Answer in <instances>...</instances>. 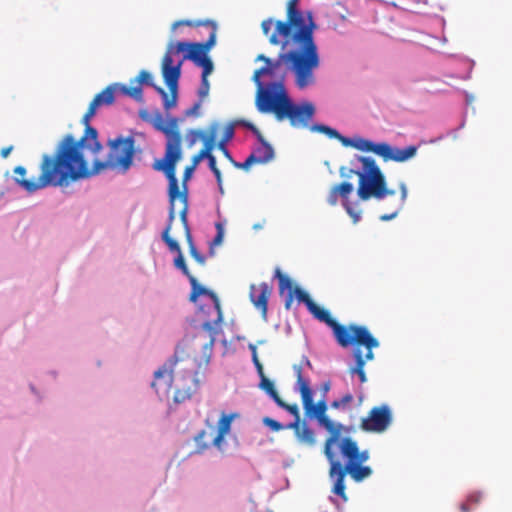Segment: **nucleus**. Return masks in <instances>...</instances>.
Masks as SVG:
<instances>
[{
  "instance_id": "f257e3e1",
  "label": "nucleus",
  "mask_w": 512,
  "mask_h": 512,
  "mask_svg": "<svg viewBox=\"0 0 512 512\" xmlns=\"http://www.w3.org/2000/svg\"><path fill=\"white\" fill-rule=\"evenodd\" d=\"M317 28L312 11L290 10L286 21L275 22V29L269 36V42L272 45H281V51L291 55V58L315 74L321 64L319 48L315 40Z\"/></svg>"
},
{
  "instance_id": "f03ea898",
  "label": "nucleus",
  "mask_w": 512,
  "mask_h": 512,
  "mask_svg": "<svg viewBox=\"0 0 512 512\" xmlns=\"http://www.w3.org/2000/svg\"><path fill=\"white\" fill-rule=\"evenodd\" d=\"M84 149L93 154L103 149L96 128L84 130L83 136L77 141L72 134H67L57 145L54 155L42 156L41 175L37 180L16 179V182L29 194L49 187L53 178L85 159Z\"/></svg>"
},
{
  "instance_id": "7ed1b4c3",
  "label": "nucleus",
  "mask_w": 512,
  "mask_h": 512,
  "mask_svg": "<svg viewBox=\"0 0 512 512\" xmlns=\"http://www.w3.org/2000/svg\"><path fill=\"white\" fill-rule=\"evenodd\" d=\"M189 283L191 285V293L189 300L196 303L200 296L210 298L213 306H200V312L191 318L186 319V332L192 329L195 331L194 337L204 340L202 344V355L195 359L197 375L202 369L204 371L208 368L211 360L213 347L220 334H223L221 324L223 322V313L221 310L220 300L218 296L210 289L201 285L195 277H190Z\"/></svg>"
},
{
  "instance_id": "20e7f679",
  "label": "nucleus",
  "mask_w": 512,
  "mask_h": 512,
  "mask_svg": "<svg viewBox=\"0 0 512 512\" xmlns=\"http://www.w3.org/2000/svg\"><path fill=\"white\" fill-rule=\"evenodd\" d=\"M107 145L110 148V152L106 160L95 159L90 170L86 159H84L53 178L50 186H68L70 182L88 179L107 168L114 169L119 167L123 172L128 171L132 167L136 155L135 138L131 135L127 137L119 135L114 139H109Z\"/></svg>"
},
{
  "instance_id": "39448f33",
  "label": "nucleus",
  "mask_w": 512,
  "mask_h": 512,
  "mask_svg": "<svg viewBox=\"0 0 512 512\" xmlns=\"http://www.w3.org/2000/svg\"><path fill=\"white\" fill-rule=\"evenodd\" d=\"M354 161L360 162L362 168L347 169L342 166L339 172L340 175L345 178H350L352 174L358 175L359 183L357 194L360 200L367 201L372 197L377 200H382L387 196L395 194L394 190L387 188L386 178L374 158L355 154L351 164H354Z\"/></svg>"
},
{
  "instance_id": "423d86ee",
  "label": "nucleus",
  "mask_w": 512,
  "mask_h": 512,
  "mask_svg": "<svg viewBox=\"0 0 512 512\" xmlns=\"http://www.w3.org/2000/svg\"><path fill=\"white\" fill-rule=\"evenodd\" d=\"M289 73L291 70H285L267 76L268 80H253L257 87L255 106L259 113L273 114L276 119L281 114L292 98L286 84Z\"/></svg>"
},
{
  "instance_id": "0eeeda50",
  "label": "nucleus",
  "mask_w": 512,
  "mask_h": 512,
  "mask_svg": "<svg viewBox=\"0 0 512 512\" xmlns=\"http://www.w3.org/2000/svg\"><path fill=\"white\" fill-rule=\"evenodd\" d=\"M256 61H262L265 65L255 70L252 80H258L259 78L275 75L276 73L285 70H291V74L294 78V85L298 90L303 91L316 83V75L312 74L301 64L291 58V55H287L285 51H281L277 58L274 59L267 57L264 54H259Z\"/></svg>"
},
{
  "instance_id": "6e6552de",
  "label": "nucleus",
  "mask_w": 512,
  "mask_h": 512,
  "mask_svg": "<svg viewBox=\"0 0 512 512\" xmlns=\"http://www.w3.org/2000/svg\"><path fill=\"white\" fill-rule=\"evenodd\" d=\"M200 51L196 42L170 41L162 60V73L173 72L179 77L182 75V66L186 60L194 62Z\"/></svg>"
},
{
  "instance_id": "1a4fd4ad",
  "label": "nucleus",
  "mask_w": 512,
  "mask_h": 512,
  "mask_svg": "<svg viewBox=\"0 0 512 512\" xmlns=\"http://www.w3.org/2000/svg\"><path fill=\"white\" fill-rule=\"evenodd\" d=\"M347 474H349L355 482L359 483L369 478L373 474V470L370 466L363 464L343 465L339 460L330 465L329 477L333 481L332 492L344 501H347L345 494V476Z\"/></svg>"
},
{
  "instance_id": "9d476101",
  "label": "nucleus",
  "mask_w": 512,
  "mask_h": 512,
  "mask_svg": "<svg viewBox=\"0 0 512 512\" xmlns=\"http://www.w3.org/2000/svg\"><path fill=\"white\" fill-rule=\"evenodd\" d=\"M181 157V137H166L164 157L155 160L153 169L164 173L168 180V186H179L176 177V164Z\"/></svg>"
},
{
  "instance_id": "9b49d317",
  "label": "nucleus",
  "mask_w": 512,
  "mask_h": 512,
  "mask_svg": "<svg viewBox=\"0 0 512 512\" xmlns=\"http://www.w3.org/2000/svg\"><path fill=\"white\" fill-rule=\"evenodd\" d=\"M315 114L316 106L313 102L308 100L296 102L291 98L276 120L281 122L287 119L292 127L310 129V121Z\"/></svg>"
},
{
  "instance_id": "f8f14e48",
  "label": "nucleus",
  "mask_w": 512,
  "mask_h": 512,
  "mask_svg": "<svg viewBox=\"0 0 512 512\" xmlns=\"http://www.w3.org/2000/svg\"><path fill=\"white\" fill-rule=\"evenodd\" d=\"M342 348L362 346L367 349L365 362L374 359L373 349L379 347V341L371 334L366 326L350 324V332L338 344Z\"/></svg>"
},
{
  "instance_id": "ddd939ff",
  "label": "nucleus",
  "mask_w": 512,
  "mask_h": 512,
  "mask_svg": "<svg viewBox=\"0 0 512 512\" xmlns=\"http://www.w3.org/2000/svg\"><path fill=\"white\" fill-rule=\"evenodd\" d=\"M138 115L142 121L151 124L155 130L163 133L165 137H181L178 130V117L168 116L167 122H165L160 111L156 110L154 114H151L147 109H140Z\"/></svg>"
},
{
  "instance_id": "4468645a",
  "label": "nucleus",
  "mask_w": 512,
  "mask_h": 512,
  "mask_svg": "<svg viewBox=\"0 0 512 512\" xmlns=\"http://www.w3.org/2000/svg\"><path fill=\"white\" fill-rule=\"evenodd\" d=\"M392 422V411L389 405L373 407L369 416L363 418L360 428L366 432L382 433L390 426Z\"/></svg>"
},
{
  "instance_id": "2eb2a0df",
  "label": "nucleus",
  "mask_w": 512,
  "mask_h": 512,
  "mask_svg": "<svg viewBox=\"0 0 512 512\" xmlns=\"http://www.w3.org/2000/svg\"><path fill=\"white\" fill-rule=\"evenodd\" d=\"M307 310L313 315L315 319L326 324L332 330L337 344H339L340 341L346 336V334L350 332V325L345 326L339 324L334 318L331 317V314L328 310L321 308L315 302L311 303Z\"/></svg>"
},
{
  "instance_id": "dca6fc26",
  "label": "nucleus",
  "mask_w": 512,
  "mask_h": 512,
  "mask_svg": "<svg viewBox=\"0 0 512 512\" xmlns=\"http://www.w3.org/2000/svg\"><path fill=\"white\" fill-rule=\"evenodd\" d=\"M178 362L177 355L170 356L165 363L154 372V381L151 383V387L157 394H160V390L167 392L172 383V371Z\"/></svg>"
},
{
  "instance_id": "f3484780",
  "label": "nucleus",
  "mask_w": 512,
  "mask_h": 512,
  "mask_svg": "<svg viewBox=\"0 0 512 512\" xmlns=\"http://www.w3.org/2000/svg\"><path fill=\"white\" fill-rule=\"evenodd\" d=\"M339 450L342 457L346 460L345 464L362 465L369 459V451H360L357 442L350 437H343L339 444Z\"/></svg>"
},
{
  "instance_id": "a211bd4d",
  "label": "nucleus",
  "mask_w": 512,
  "mask_h": 512,
  "mask_svg": "<svg viewBox=\"0 0 512 512\" xmlns=\"http://www.w3.org/2000/svg\"><path fill=\"white\" fill-rule=\"evenodd\" d=\"M322 428H324L327 432H329L330 436L327 438L324 446V454L331 465L333 462L337 461L336 454L333 451V446L336 444H340L341 431L344 429V425L339 422H334L331 419H328L327 422H323L320 424Z\"/></svg>"
},
{
  "instance_id": "6ab92c4d",
  "label": "nucleus",
  "mask_w": 512,
  "mask_h": 512,
  "mask_svg": "<svg viewBox=\"0 0 512 512\" xmlns=\"http://www.w3.org/2000/svg\"><path fill=\"white\" fill-rule=\"evenodd\" d=\"M238 124L242 125L244 129L251 132L257 141L252 149L251 153H255L256 157H263L265 155H271V161L275 158V151L273 146L263 137L260 130L250 121L240 119Z\"/></svg>"
},
{
  "instance_id": "aec40b11",
  "label": "nucleus",
  "mask_w": 512,
  "mask_h": 512,
  "mask_svg": "<svg viewBox=\"0 0 512 512\" xmlns=\"http://www.w3.org/2000/svg\"><path fill=\"white\" fill-rule=\"evenodd\" d=\"M417 149L418 146L415 145L399 148L384 142L381 157L384 161L406 162L416 155Z\"/></svg>"
},
{
  "instance_id": "412c9836",
  "label": "nucleus",
  "mask_w": 512,
  "mask_h": 512,
  "mask_svg": "<svg viewBox=\"0 0 512 512\" xmlns=\"http://www.w3.org/2000/svg\"><path fill=\"white\" fill-rule=\"evenodd\" d=\"M338 196L342 199V205L347 214L353 219L354 223H358L361 220V211H356L354 206L358 205V201L351 203L349 201V195L352 193L354 187L350 182H342L335 186Z\"/></svg>"
},
{
  "instance_id": "4be33fe9",
  "label": "nucleus",
  "mask_w": 512,
  "mask_h": 512,
  "mask_svg": "<svg viewBox=\"0 0 512 512\" xmlns=\"http://www.w3.org/2000/svg\"><path fill=\"white\" fill-rule=\"evenodd\" d=\"M162 77L165 85L168 87L171 94V98H169L168 96L166 99L162 101L164 109L166 111H169L177 105L179 97V81L181 77H179L178 74L176 75L172 71L162 73Z\"/></svg>"
},
{
  "instance_id": "5701e85b",
  "label": "nucleus",
  "mask_w": 512,
  "mask_h": 512,
  "mask_svg": "<svg viewBox=\"0 0 512 512\" xmlns=\"http://www.w3.org/2000/svg\"><path fill=\"white\" fill-rule=\"evenodd\" d=\"M270 294V288L266 282L260 284V293L256 295L255 284L250 285V300L253 305L261 311L264 318L267 317L268 312V298Z\"/></svg>"
},
{
  "instance_id": "b1692460",
  "label": "nucleus",
  "mask_w": 512,
  "mask_h": 512,
  "mask_svg": "<svg viewBox=\"0 0 512 512\" xmlns=\"http://www.w3.org/2000/svg\"><path fill=\"white\" fill-rule=\"evenodd\" d=\"M218 127V122H213L209 127V135H207L203 131L190 130L191 136H199V139L203 141L204 148L201 151L205 152L206 155L212 154V150L215 147V139L217 136Z\"/></svg>"
},
{
  "instance_id": "393cba45",
  "label": "nucleus",
  "mask_w": 512,
  "mask_h": 512,
  "mask_svg": "<svg viewBox=\"0 0 512 512\" xmlns=\"http://www.w3.org/2000/svg\"><path fill=\"white\" fill-rule=\"evenodd\" d=\"M327 401L326 399L322 398L317 403H313L308 410H305V416L309 420H316L318 424H322L323 422H327L328 419H330L326 415L327 411Z\"/></svg>"
},
{
  "instance_id": "a878e982",
  "label": "nucleus",
  "mask_w": 512,
  "mask_h": 512,
  "mask_svg": "<svg viewBox=\"0 0 512 512\" xmlns=\"http://www.w3.org/2000/svg\"><path fill=\"white\" fill-rule=\"evenodd\" d=\"M197 26L201 25H208L211 26V31L209 33V37L205 42H196L197 48L202 53H209V51L215 46L216 44V37H217V24L213 20H205V21H198L196 23Z\"/></svg>"
},
{
  "instance_id": "bb28decb",
  "label": "nucleus",
  "mask_w": 512,
  "mask_h": 512,
  "mask_svg": "<svg viewBox=\"0 0 512 512\" xmlns=\"http://www.w3.org/2000/svg\"><path fill=\"white\" fill-rule=\"evenodd\" d=\"M383 145L384 142H375L371 139L357 136L355 149L366 153L372 152L381 157Z\"/></svg>"
},
{
  "instance_id": "cd10ccee",
  "label": "nucleus",
  "mask_w": 512,
  "mask_h": 512,
  "mask_svg": "<svg viewBox=\"0 0 512 512\" xmlns=\"http://www.w3.org/2000/svg\"><path fill=\"white\" fill-rule=\"evenodd\" d=\"M117 92H119L118 83H113L98 93L93 100L96 101L100 107L109 106L115 102V96Z\"/></svg>"
},
{
  "instance_id": "c85d7f7f",
  "label": "nucleus",
  "mask_w": 512,
  "mask_h": 512,
  "mask_svg": "<svg viewBox=\"0 0 512 512\" xmlns=\"http://www.w3.org/2000/svg\"><path fill=\"white\" fill-rule=\"evenodd\" d=\"M260 370H256L257 374L260 378L258 387L263 390L273 401L274 403L281 398L275 388L273 381L267 378L264 374L263 367L259 368Z\"/></svg>"
},
{
  "instance_id": "c756f323",
  "label": "nucleus",
  "mask_w": 512,
  "mask_h": 512,
  "mask_svg": "<svg viewBox=\"0 0 512 512\" xmlns=\"http://www.w3.org/2000/svg\"><path fill=\"white\" fill-rule=\"evenodd\" d=\"M168 198H169V213H168V219L167 224L164 230H167L170 232L172 223L175 219V200L179 198L180 196V189L179 186H168Z\"/></svg>"
},
{
  "instance_id": "7c9ffc66",
  "label": "nucleus",
  "mask_w": 512,
  "mask_h": 512,
  "mask_svg": "<svg viewBox=\"0 0 512 512\" xmlns=\"http://www.w3.org/2000/svg\"><path fill=\"white\" fill-rule=\"evenodd\" d=\"M296 439L300 444L307 445L309 447H313L317 443L315 431L307 424L306 421L302 423V428L299 433H297Z\"/></svg>"
},
{
  "instance_id": "2f4dec72",
  "label": "nucleus",
  "mask_w": 512,
  "mask_h": 512,
  "mask_svg": "<svg viewBox=\"0 0 512 512\" xmlns=\"http://www.w3.org/2000/svg\"><path fill=\"white\" fill-rule=\"evenodd\" d=\"M271 161V155L256 157L255 153H250L243 162L233 161V166L248 171L254 164H265Z\"/></svg>"
},
{
  "instance_id": "473e14b6",
  "label": "nucleus",
  "mask_w": 512,
  "mask_h": 512,
  "mask_svg": "<svg viewBox=\"0 0 512 512\" xmlns=\"http://www.w3.org/2000/svg\"><path fill=\"white\" fill-rule=\"evenodd\" d=\"M202 69L201 76L208 77L214 70V64L208 53L200 52L193 62Z\"/></svg>"
},
{
  "instance_id": "72a5a7b5",
  "label": "nucleus",
  "mask_w": 512,
  "mask_h": 512,
  "mask_svg": "<svg viewBox=\"0 0 512 512\" xmlns=\"http://www.w3.org/2000/svg\"><path fill=\"white\" fill-rule=\"evenodd\" d=\"M118 90L123 95L129 96V97L133 98L137 102H143L144 101L143 89H142V86H140L139 84L137 86H135V87H130L129 88V87H127L124 84L118 83Z\"/></svg>"
},
{
  "instance_id": "f704fd0d",
  "label": "nucleus",
  "mask_w": 512,
  "mask_h": 512,
  "mask_svg": "<svg viewBox=\"0 0 512 512\" xmlns=\"http://www.w3.org/2000/svg\"><path fill=\"white\" fill-rule=\"evenodd\" d=\"M310 131L322 133L330 139H338L340 136V132L337 129L323 123L311 124Z\"/></svg>"
},
{
  "instance_id": "c9c22d12",
  "label": "nucleus",
  "mask_w": 512,
  "mask_h": 512,
  "mask_svg": "<svg viewBox=\"0 0 512 512\" xmlns=\"http://www.w3.org/2000/svg\"><path fill=\"white\" fill-rule=\"evenodd\" d=\"M274 277L278 279L280 294H283L286 291L287 293L293 292L294 289L291 279L287 275L282 274L280 268L275 269Z\"/></svg>"
},
{
  "instance_id": "e433bc0d",
  "label": "nucleus",
  "mask_w": 512,
  "mask_h": 512,
  "mask_svg": "<svg viewBox=\"0 0 512 512\" xmlns=\"http://www.w3.org/2000/svg\"><path fill=\"white\" fill-rule=\"evenodd\" d=\"M293 370L297 376L295 390L298 391L299 393H302V392L312 389L310 387L309 380L307 378H305L302 374L301 365H294Z\"/></svg>"
},
{
  "instance_id": "4c0bfd02",
  "label": "nucleus",
  "mask_w": 512,
  "mask_h": 512,
  "mask_svg": "<svg viewBox=\"0 0 512 512\" xmlns=\"http://www.w3.org/2000/svg\"><path fill=\"white\" fill-rule=\"evenodd\" d=\"M195 170L196 169L193 166H191V165L187 166L185 168V170H184L183 182H182L183 192L180 191V196H179V199L182 202L188 201V186H187V182L193 177Z\"/></svg>"
},
{
  "instance_id": "58836bf2",
  "label": "nucleus",
  "mask_w": 512,
  "mask_h": 512,
  "mask_svg": "<svg viewBox=\"0 0 512 512\" xmlns=\"http://www.w3.org/2000/svg\"><path fill=\"white\" fill-rule=\"evenodd\" d=\"M236 414H225L223 413L218 421V432L223 434H228L231 429L232 421L234 420Z\"/></svg>"
},
{
  "instance_id": "ea45409f",
  "label": "nucleus",
  "mask_w": 512,
  "mask_h": 512,
  "mask_svg": "<svg viewBox=\"0 0 512 512\" xmlns=\"http://www.w3.org/2000/svg\"><path fill=\"white\" fill-rule=\"evenodd\" d=\"M465 122H466V113L464 114L463 116V119H462V122L459 123V126L457 129H454V130H449L446 134H441L435 138H431L429 140H421L420 141V145L421 144H435V143H438L439 141L443 140L445 137L449 136V135H453L454 138H456V131L457 130H460L462 129L464 126H465Z\"/></svg>"
},
{
  "instance_id": "a19ab883",
  "label": "nucleus",
  "mask_w": 512,
  "mask_h": 512,
  "mask_svg": "<svg viewBox=\"0 0 512 512\" xmlns=\"http://www.w3.org/2000/svg\"><path fill=\"white\" fill-rule=\"evenodd\" d=\"M161 238L171 252H174L176 254L182 252L179 243L170 236V232H168L167 230H163Z\"/></svg>"
},
{
  "instance_id": "79ce46f5",
  "label": "nucleus",
  "mask_w": 512,
  "mask_h": 512,
  "mask_svg": "<svg viewBox=\"0 0 512 512\" xmlns=\"http://www.w3.org/2000/svg\"><path fill=\"white\" fill-rule=\"evenodd\" d=\"M137 82L140 86L152 87L155 83L153 81L152 74L146 70H141L137 78L131 80V83Z\"/></svg>"
},
{
  "instance_id": "37998d69",
  "label": "nucleus",
  "mask_w": 512,
  "mask_h": 512,
  "mask_svg": "<svg viewBox=\"0 0 512 512\" xmlns=\"http://www.w3.org/2000/svg\"><path fill=\"white\" fill-rule=\"evenodd\" d=\"M174 266L177 269H179L188 278V280H190V277H194L190 273V271L186 265V262H185L182 252H179L178 254H176V256L174 258Z\"/></svg>"
},
{
  "instance_id": "c03bdc74",
  "label": "nucleus",
  "mask_w": 512,
  "mask_h": 512,
  "mask_svg": "<svg viewBox=\"0 0 512 512\" xmlns=\"http://www.w3.org/2000/svg\"><path fill=\"white\" fill-rule=\"evenodd\" d=\"M293 295H294V298H296V300L299 302V303H302L306 306V308L308 309V306L311 304V303H314V301L311 299V297L309 296V294L304 291L303 289H301L300 287H296L294 290H293Z\"/></svg>"
},
{
  "instance_id": "a18cd8bd",
  "label": "nucleus",
  "mask_w": 512,
  "mask_h": 512,
  "mask_svg": "<svg viewBox=\"0 0 512 512\" xmlns=\"http://www.w3.org/2000/svg\"><path fill=\"white\" fill-rule=\"evenodd\" d=\"M482 499V492L477 491L468 495L467 500L461 503L460 510L461 512H469V505L471 503H478Z\"/></svg>"
},
{
  "instance_id": "49530a36",
  "label": "nucleus",
  "mask_w": 512,
  "mask_h": 512,
  "mask_svg": "<svg viewBox=\"0 0 512 512\" xmlns=\"http://www.w3.org/2000/svg\"><path fill=\"white\" fill-rule=\"evenodd\" d=\"M353 401V395L351 393L345 394L340 399H335L331 402V407L337 410H345L346 405Z\"/></svg>"
},
{
  "instance_id": "de8ad7c7",
  "label": "nucleus",
  "mask_w": 512,
  "mask_h": 512,
  "mask_svg": "<svg viewBox=\"0 0 512 512\" xmlns=\"http://www.w3.org/2000/svg\"><path fill=\"white\" fill-rule=\"evenodd\" d=\"M275 404L284 409L285 411H287L289 414H291L294 418H300V414H299V408L296 404H287L286 402H284L281 398H279L278 401L275 402Z\"/></svg>"
},
{
  "instance_id": "09e8293b",
  "label": "nucleus",
  "mask_w": 512,
  "mask_h": 512,
  "mask_svg": "<svg viewBox=\"0 0 512 512\" xmlns=\"http://www.w3.org/2000/svg\"><path fill=\"white\" fill-rule=\"evenodd\" d=\"M238 121L239 120H237L236 122H230L229 124L226 125V127L224 129L223 137L219 142L228 143L234 138L235 125L240 126V124L237 123ZM241 127H243V126L241 125Z\"/></svg>"
},
{
  "instance_id": "8fccbe9b",
  "label": "nucleus",
  "mask_w": 512,
  "mask_h": 512,
  "mask_svg": "<svg viewBox=\"0 0 512 512\" xmlns=\"http://www.w3.org/2000/svg\"><path fill=\"white\" fill-rule=\"evenodd\" d=\"M262 422L266 427H268L272 431L278 432L284 430V424L271 417H264Z\"/></svg>"
},
{
  "instance_id": "3c124183",
  "label": "nucleus",
  "mask_w": 512,
  "mask_h": 512,
  "mask_svg": "<svg viewBox=\"0 0 512 512\" xmlns=\"http://www.w3.org/2000/svg\"><path fill=\"white\" fill-rule=\"evenodd\" d=\"M352 356L355 362L353 367H365V359L360 346H353Z\"/></svg>"
},
{
  "instance_id": "603ef678",
  "label": "nucleus",
  "mask_w": 512,
  "mask_h": 512,
  "mask_svg": "<svg viewBox=\"0 0 512 512\" xmlns=\"http://www.w3.org/2000/svg\"><path fill=\"white\" fill-rule=\"evenodd\" d=\"M301 398H302V404L304 411L308 410V408L314 403V390L310 389L308 391L302 392Z\"/></svg>"
},
{
  "instance_id": "864d4df0",
  "label": "nucleus",
  "mask_w": 512,
  "mask_h": 512,
  "mask_svg": "<svg viewBox=\"0 0 512 512\" xmlns=\"http://www.w3.org/2000/svg\"><path fill=\"white\" fill-rule=\"evenodd\" d=\"M209 89H210V83H209L208 77L201 76V82H200V86H199L198 92H197L198 96L200 98H205L209 94Z\"/></svg>"
},
{
  "instance_id": "5fc2aeb1",
  "label": "nucleus",
  "mask_w": 512,
  "mask_h": 512,
  "mask_svg": "<svg viewBox=\"0 0 512 512\" xmlns=\"http://www.w3.org/2000/svg\"><path fill=\"white\" fill-rule=\"evenodd\" d=\"M248 348L251 351L252 362H253L256 370H260L259 368L263 367V365L259 361V358H258V355H257V347H256V345L253 344V343H249L248 344Z\"/></svg>"
},
{
  "instance_id": "6e6d98bb",
  "label": "nucleus",
  "mask_w": 512,
  "mask_h": 512,
  "mask_svg": "<svg viewBox=\"0 0 512 512\" xmlns=\"http://www.w3.org/2000/svg\"><path fill=\"white\" fill-rule=\"evenodd\" d=\"M350 374L352 376L356 375L360 381V383L367 382L366 373L364 371V367H351Z\"/></svg>"
},
{
  "instance_id": "4d7b16f0",
  "label": "nucleus",
  "mask_w": 512,
  "mask_h": 512,
  "mask_svg": "<svg viewBox=\"0 0 512 512\" xmlns=\"http://www.w3.org/2000/svg\"><path fill=\"white\" fill-rule=\"evenodd\" d=\"M341 144L345 147H352V148H355L356 146V141H357V136H354V137H347V136H344L340 133V136L338 137V139Z\"/></svg>"
},
{
  "instance_id": "13d9d810",
  "label": "nucleus",
  "mask_w": 512,
  "mask_h": 512,
  "mask_svg": "<svg viewBox=\"0 0 512 512\" xmlns=\"http://www.w3.org/2000/svg\"><path fill=\"white\" fill-rule=\"evenodd\" d=\"M301 428H302V423H301V419L300 418H294L293 421H291V422H289L287 424H284V429H292V430H294L295 436H297V433H299Z\"/></svg>"
},
{
  "instance_id": "bf43d9fd",
  "label": "nucleus",
  "mask_w": 512,
  "mask_h": 512,
  "mask_svg": "<svg viewBox=\"0 0 512 512\" xmlns=\"http://www.w3.org/2000/svg\"><path fill=\"white\" fill-rule=\"evenodd\" d=\"M190 255L201 265L206 263V258L203 254H201L196 246L189 248Z\"/></svg>"
},
{
  "instance_id": "052dcab7",
  "label": "nucleus",
  "mask_w": 512,
  "mask_h": 512,
  "mask_svg": "<svg viewBox=\"0 0 512 512\" xmlns=\"http://www.w3.org/2000/svg\"><path fill=\"white\" fill-rule=\"evenodd\" d=\"M399 188H400V203L399 205L397 206L399 209H402L404 204H405V201L407 199V195H408V190H407V186L404 182H401L400 185H399Z\"/></svg>"
},
{
  "instance_id": "680f3d73",
  "label": "nucleus",
  "mask_w": 512,
  "mask_h": 512,
  "mask_svg": "<svg viewBox=\"0 0 512 512\" xmlns=\"http://www.w3.org/2000/svg\"><path fill=\"white\" fill-rule=\"evenodd\" d=\"M201 107V101L195 102L190 108L185 110V116H199V110Z\"/></svg>"
},
{
  "instance_id": "e2e57ef3",
  "label": "nucleus",
  "mask_w": 512,
  "mask_h": 512,
  "mask_svg": "<svg viewBox=\"0 0 512 512\" xmlns=\"http://www.w3.org/2000/svg\"><path fill=\"white\" fill-rule=\"evenodd\" d=\"M218 149L221 150L224 154V156L233 164V161H236L234 158H233V155L232 153L230 152V150L227 148V143H224V142H219L218 143Z\"/></svg>"
},
{
  "instance_id": "0e129e2a",
  "label": "nucleus",
  "mask_w": 512,
  "mask_h": 512,
  "mask_svg": "<svg viewBox=\"0 0 512 512\" xmlns=\"http://www.w3.org/2000/svg\"><path fill=\"white\" fill-rule=\"evenodd\" d=\"M183 203H184V208L180 212V219H181V222H182V224L184 226V229H187V228H190L189 223H188V218H187L188 201L183 202Z\"/></svg>"
},
{
  "instance_id": "69168bd1",
  "label": "nucleus",
  "mask_w": 512,
  "mask_h": 512,
  "mask_svg": "<svg viewBox=\"0 0 512 512\" xmlns=\"http://www.w3.org/2000/svg\"><path fill=\"white\" fill-rule=\"evenodd\" d=\"M273 24H275V23L272 18H268V19L264 20L261 24L262 31H263L264 35H266L268 38L271 35L269 33H270V30H271Z\"/></svg>"
},
{
  "instance_id": "338daca9",
  "label": "nucleus",
  "mask_w": 512,
  "mask_h": 512,
  "mask_svg": "<svg viewBox=\"0 0 512 512\" xmlns=\"http://www.w3.org/2000/svg\"><path fill=\"white\" fill-rule=\"evenodd\" d=\"M204 160L207 161L208 168L210 169V171H214L218 168L216 157L213 154H207Z\"/></svg>"
},
{
  "instance_id": "774afa93",
  "label": "nucleus",
  "mask_w": 512,
  "mask_h": 512,
  "mask_svg": "<svg viewBox=\"0 0 512 512\" xmlns=\"http://www.w3.org/2000/svg\"><path fill=\"white\" fill-rule=\"evenodd\" d=\"M205 157H206V153L200 151L198 154L193 156L191 166H193L196 169L197 166L200 164V162L205 159Z\"/></svg>"
}]
</instances>
